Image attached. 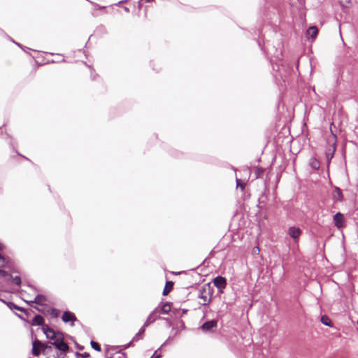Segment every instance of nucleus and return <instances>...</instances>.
<instances>
[{
  "mask_svg": "<svg viewBox=\"0 0 358 358\" xmlns=\"http://www.w3.org/2000/svg\"><path fill=\"white\" fill-rule=\"evenodd\" d=\"M321 322L325 326H328V327L333 326V323H332L331 319L327 315H322L321 317Z\"/></svg>",
  "mask_w": 358,
  "mask_h": 358,
  "instance_id": "nucleus-19",
  "label": "nucleus"
},
{
  "mask_svg": "<svg viewBox=\"0 0 358 358\" xmlns=\"http://www.w3.org/2000/svg\"><path fill=\"white\" fill-rule=\"evenodd\" d=\"M287 233L294 240L295 243H298L299 238L302 234V230L297 227L292 226L288 228Z\"/></svg>",
  "mask_w": 358,
  "mask_h": 358,
  "instance_id": "nucleus-5",
  "label": "nucleus"
},
{
  "mask_svg": "<svg viewBox=\"0 0 358 358\" xmlns=\"http://www.w3.org/2000/svg\"><path fill=\"white\" fill-rule=\"evenodd\" d=\"M145 331V327L143 325V327H141V329L138 330V333L136 334V335L133 338V341H139L143 338V334H144Z\"/></svg>",
  "mask_w": 358,
  "mask_h": 358,
  "instance_id": "nucleus-17",
  "label": "nucleus"
},
{
  "mask_svg": "<svg viewBox=\"0 0 358 358\" xmlns=\"http://www.w3.org/2000/svg\"><path fill=\"white\" fill-rule=\"evenodd\" d=\"M236 187H240L242 190L245 188V184L241 182L240 179L236 178Z\"/></svg>",
  "mask_w": 358,
  "mask_h": 358,
  "instance_id": "nucleus-26",
  "label": "nucleus"
},
{
  "mask_svg": "<svg viewBox=\"0 0 358 358\" xmlns=\"http://www.w3.org/2000/svg\"><path fill=\"white\" fill-rule=\"evenodd\" d=\"M336 143H334L332 145V149L329 148V150L326 151V155L329 162H330V160L333 158L334 152L336 151Z\"/></svg>",
  "mask_w": 358,
  "mask_h": 358,
  "instance_id": "nucleus-16",
  "label": "nucleus"
},
{
  "mask_svg": "<svg viewBox=\"0 0 358 358\" xmlns=\"http://www.w3.org/2000/svg\"><path fill=\"white\" fill-rule=\"evenodd\" d=\"M32 350H31V352H32V355L35 357H38L39 356V355L41 354V350L38 348V345L35 343V341L32 343Z\"/></svg>",
  "mask_w": 358,
  "mask_h": 358,
  "instance_id": "nucleus-22",
  "label": "nucleus"
},
{
  "mask_svg": "<svg viewBox=\"0 0 358 358\" xmlns=\"http://www.w3.org/2000/svg\"><path fill=\"white\" fill-rule=\"evenodd\" d=\"M158 349L154 352V354L151 356L150 358H161L162 355L157 354Z\"/></svg>",
  "mask_w": 358,
  "mask_h": 358,
  "instance_id": "nucleus-31",
  "label": "nucleus"
},
{
  "mask_svg": "<svg viewBox=\"0 0 358 358\" xmlns=\"http://www.w3.org/2000/svg\"><path fill=\"white\" fill-rule=\"evenodd\" d=\"M6 264L5 257L0 253V266H3Z\"/></svg>",
  "mask_w": 358,
  "mask_h": 358,
  "instance_id": "nucleus-28",
  "label": "nucleus"
},
{
  "mask_svg": "<svg viewBox=\"0 0 358 358\" xmlns=\"http://www.w3.org/2000/svg\"><path fill=\"white\" fill-rule=\"evenodd\" d=\"M63 336H61L55 341L50 342V344L53 345L59 352H60V355H66L70 350V347L64 341Z\"/></svg>",
  "mask_w": 358,
  "mask_h": 358,
  "instance_id": "nucleus-1",
  "label": "nucleus"
},
{
  "mask_svg": "<svg viewBox=\"0 0 358 358\" xmlns=\"http://www.w3.org/2000/svg\"><path fill=\"white\" fill-rule=\"evenodd\" d=\"M35 343L38 345L41 352L43 355L45 354L46 348L50 345V342L45 343L38 339H36Z\"/></svg>",
  "mask_w": 358,
  "mask_h": 358,
  "instance_id": "nucleus-13",
  "label": "nucleus"
},
{
  "mask_svg": "<svg viewBox=\"0 0 358 358\" xmlns=\"http://www.w3.org/2000/svg\"><path fill=\"white\" fill-rule=\"evenodd\" d=\"M340 3L343 6H346L350 3V0H340Z\"/></svg>",
  "mask_w": 358,
  "mask_h": 358,
  "instance_id": "nucleus-32",
  "label": "nucleus"
},
{
  "mask_svg": "<svg viewBox=\"0 0 358 358\" xmlns=\"http://www.w3.org/2000/svg\"><path fill=\"white\" fill-rule=\"evenodd\" d=\"M173 338V337L169 336V337L167 338V340H166V341H165V342H164V343L161 345V347L158 348V350H159L161 349V348H162L163 346H164V345L168 343V341H169L170 340H171V338Z\"/></svg>",
  "mask_w": 358,
  "mask_h": 358,
  "instance_id": "nucleus-34",
  "label": "nucleus"
},
{
  "mask_svg": "<svg viewBox=\"0 0 358 358\" xmlns=\"http://www.w3.org/2000/svg\"><path fill=\"white\" fill-rule=\"evenodd\" d=\"M62 358H65V356H66V355H62Z\"/></svg>",
  "mask_w": 358,
  "mask_h": 358,
  "instance_id": "nucleus-50",
  "label": "nucleus"
},
{
  "mask_svg": "<svg viewBox=\"0 0 358 358\" xmlns=\"http://www.w3.org/2000/svg\"><path fill=\"white\" fill-rule=\"evenodd\" d=\"M333 220H334L335 226L338 229H341L343 227L344 222H345V217H344V215L341 213H340V212L336 213L334 215Z\"/></svg>",
  "mask_w": 358,
  "mask_h": 358,
  "instance_id": "nucleus-7",
  "label": "nucleus"
},
{
  "mask_svg": "<svg viewBox=\"0 0 358 358\" xmlns=\"http://www.w3.org/2000/svg\"><path fill=\"white\" fill-rule=\"evenodd\" d=\"M52 346H53V345H51V344H50V345L46 348L45 354H44L45 355H49V354L52 351Z\"/></svg>",
  "mask_w": 358,
  "mask_h": 358,
  "instance_id": "nucleus-29",
  "label": "nucleus"
},
{
  "mask_svg": "<svg viewBox=\"0 0 358 358\" xmlns=\"http://www.w3.org/2000/svg\"><path fill=\"white\" fill-rule=\"evenodd\" d=\"M180 327H182V328H185V324H184V322H182V324L180 325Z\"/></svg>",
  "mask_w": 358,
  "mask_h": 358,
  "instance_id": "nucleus-44",
  "label": "nucleus"
},
{
  "mask_svg": "<svg viewBox=\"0 0 358 358\" xmlns=\"http://www.w3.org/2000/svg\"><path fill=\"white\" fill-rule=\"evenodd\" d=\"M253 251H254L255 253L257 252V250H255V248L253 249Z\"/></svg>",
  "mask_w": 358,
  "mask_h": 358,
  "instance_id": "nucleus-48",
  "label": "nucleus"
},
{
  "mask_svg": "<svg viewBox=\"0 0 358 358\" xmlns=\"http://www.w3.org/2000/svg\"><path fill=\"white\" fill-rule=\"evenodd\" d=\"M43 331L48 339L55 341L59 336H64L63 333L59 331H55L49 326H43Z\"/></svg>",
  "mask_w": 358,
  "mask_h": 358,
  "instance_id": "nucleus-3",
  "label": "nucleus"
},
{
  "mask_svg": "<svg viewBox=\"0 0 358 358\" xmlns=\"http://www.w3.org/2000/svg\"><path fill=\"white\" fill-rule=\"evenodd\" d=\"M75 357L76 358H89L90 355L88 352L80 353L78 352H76Z\"/></svg>",
  "mask_w": 358,
  "mask_h": 358,
  "instance_id": "nucleus-25",
  "label": "nucleus"
},
{
  "mask_svg": "<svg viewBox=\"0 0 358 358\" xmlns=\"http://www.w3.org/2000/svg\"><path fill=\"white\" fill-rule=\"evenodd\" d=\"M318 34V29L316 26H311L307 30V34L312 38H315Z\"/></svg>",
  "mask_w": 358,
  "mask_h": 358,
  "instance_id": "nucleus-14",
  "label": "nucleus"
},
{
  "mask_svg": "<svg viewBox=\"0 0 358 358\" xmlns=\"http://www.w3.org/2000/svg\"><path fill=\"white\" fill-rule=\"evenodd\" d=\"M90 345H91V347H92L94 350H96V351H97V352H100V351L101 350V346H100V345H99L97 342H96V341H91V342H90Z\"/></svg>",
  "mask_w": 358,
  "mask_h": 358,
  "instance_id": "nucleus-24",
  "label": "nucleus"
},
{
  "mask_svg": "<svg viewBox=\"0 0 358 358\" xmlns=\"http://www.w3.org/2000/svg\"><path fill=\"white\" fill-rule=\"evenodd\" d=\"M48 358H54V357H48Z\"/></svg>",
  "mask_w": 358,
  "mask_h": 358,
  "instance_id": "nucleus-51",
  "label": "nucleus"
},
{
  "mask_svg": "<svg viewBox=\"0 0 358 358\" xmlns=\"http://www.w3.org/2000/svg\"><path fill=\"white\" fill-rule=\"evenodd\" d=\"M178 333H179V330H178V329H176V331H175V333H174V334H173V336H176Z\"/></svg>",
  "mask_w": 358,
  "mask_h": 358,
  "instance_id": "nucleus-43",
  "label": "nucleus"
},
{
  "mask_svg": "<svg viewBox=\"0 0 358 358\" xmlns=\"http://www.w3.org/2000/svg\"><path fill=\"white\" fill-rule=\"evenodd\" d=\"M155 309H157V314L162 313V304L159 305L157 308Z\"/></svg>",
  "mask_w": 358,
  "mask_h": 358,
  "instance_id": "nucleus-36",
  "label": "nucleus"
},
{
  "mask_svg": "<svg viewBox=\"0 0 358 358\" xmlns=\"http://www.w3.org/2000/svg\"><path fill=\"white\" fill-rule=\"evenodd\" d=\"M253 251H254L255 253L257 252V250H255V248L253 249Z\"/></svg>",
  "mask_w": 358,
  "mask_h": 358,
  "instance_id": "nucleus-49",
  "label": "nucleus"
},
{
  "mask_svg": "<svg viewBox=\"0 0 358 358\" xmlns=\"http://www.w3.org/2000/svg\"><path fill=\"white\" fill-rule=\"evenodd\" d=\"M183 313H185L187 312V310H183Z\"/></svg>",
  "mask_w": 358,
  "mask_h": 358,
  "instance_id": "nucleus-47",
  "label": "nucleus"
},
{
  "mask_svg": "<svg viewBox=\"0 0 358 358\" xmlns=\"http://www.w3.org/2000/svg\"><path fill=\"white\" fill-rule=\"evenodd\" d=\"M335 195L334 198L340 201L343 200V195L341 189L339 187H336L334 189Z\"/></svg>",
  "mask_w": 358,
  "mask_h": 358,
  "instance_id": "nucleus-18",
  "label": "nucleus"
},
{
  "mask_svg": "<svg viewBox=\"0 0 358 358\" xmlns=\"http://www.w3.org/2000/svg\"><path fill=\"white\" fill-rule=\"evenodd\" d=\"M133 341H133V339H132L129 343H128L127 344H126V345H124V346H122V348H123L124 350H126V349L129 348V347H131V346Z\"/></svg>",
  "mask_w": 358,
  "mask_h": 358,
  "instance_id": "nucleus-33",
  "label": "nucleus"
},
{
  "mask_svg": "<svg viewBox=\"0 0 358 358\" xmlns=\"http://www.w3.org/2000/svg\"><path fill=\"white\" fill-rule=\"evenodd\" d=\"M5 246L3 243H0V251H2L4 249Z\"/></svg>",
  "mask_w": 358,
  "mask_h": 358,
  "instance_id": "nucleus-39",
  "label": "nucleus"
},
{
  "mask_svg": "<svg viewBox=\"0 0 358 358\" xmlns=\"http://www.w3.org/2000/svg\"><path fill=\"white\" fill-rule=\"evenodd\" d=\"M76 347L77 349H78L79 350H83L84 349V346L83 345H79L78 343H76Z\"/></svg>",
  "mask_w": 358,
  "mask_h": 358,
  "instance_id": "nucleus-35",
  "label": "nucleus"
},
{
  "mask_svg": "<svg viewBox=\"0 0 358 358\" xmlns=\"http://www.w3.org/2000/svg\"><path fill=\"white\" fill-rule=\"evenodd\" d=\"M124 10H125L127 12H129V8H127V7H126V8H124Z\"/></svg>",
  "mask_w": 358,
  "mask_h": 358,
  "instance_id": "nucleus-46",
  "label": "nucleus"
},
{
  "mask_svg": "<svg viewBox=\"0 0 358 358\" xmlns=\"http://www.w3.org/2000/svg\"><path fill=\"white\" fill-rule=\"evenodd\" d=\"M9 280H11L15 285L20 286L22 281L20 276L13 277L12 275H9Z\"/></svg>",
  "mask_w": 358,
  "mask_h": 358,
  "instance_id": "nucleus-23",
  "label": "nucleus"
},
{
  "mask_svg": "<svg viewBox=\"0 0 358 358\" xmlns=\"http://www.w3.org/2000/svg\"><path fill=\"white\" fill-rule=\"evenodd\" d=\"M47 312L49 313L54 318H57L60 313L59 310L55 308H50Z\"/></svg>",
  "mask_w": 358,
  "mask_h": 358,
  "instance_id": "nucleus-21",
  "label": "nucleus"
},
{
  "mask_svg": "<svg viewBox=\"0 0 358 358\" xmlns=\"http://www.w3.org/2000/svg\"><path fill=\"white\" fill-rule=\"evenodd\" d=\"M13 41V42H14V43H15L17 46H19V47H20V48H21L22 50H24V49H23L22 45L20 43H16V42H15L14 41Z\"/></svg>",
  "mask_w": 358,
  "mask_h": 358,
  "instance_id": "nucleus-41",
  "label": "nucleus"
},
{
  "mask_svg": "<svg viewBox=\"0 0 358 358\" xmlns=\"http://www.w3.org/2000/svg\"><path fill=\"white\" fill-rule=\"evenodd\" d=\"M31 324L32 326L42 327V329L43 328V326H48L47 324H45V320L41 315H36L33 318Z\"/></svg>",
  "mask_w": 358,
  "mask_h": 358,
  "instance_id": "nucleus-11",
  "label": "nucleus"
},
{
  "mask_svg": "<svg viewBox=\"0 0 358 358\" xmlns=\"http://www.w3.org/2000/svg\"><path fill=\"white\" fill-rule=\"evenodd\" d=\"M126 1H127V0H121V1H120L118 2V3H123V2Z\"/></svg>",
  "mask_w": 358,
  "mask_h": 358,
  "instance_id": "nucleus-45",
  "label": "nucleus"
},
{
  "mask_svg": "<svg viewBox=\"0 0 358 358\" xmlns=\"http://www.w3.org/2000/svg\"><path fill=\"white\" fill-rule=\"evenodd\" d=\"M213 284L218 289V292L222 293L227 286V279L224 277L218 275L213 279Z\"/></svg>",
  "mask_w": 358,
  "mask_h": 358,
  "instance_id": "nucleus-6",
  "label": "nucleus"
},
{
  "mask_svg": "<svg viewBox=\"0 0 358 358\" xmlns=\"http://www.w3.org/2000/svg\"><path fill=\"white\" fill-rule=\"evenodd\" d=\"M158 318H160L157 316V309H154L152 313L148 315L147 320L144 323V327H148L154 322H155Z\"/></svg>",
  "mask_w": 358,
  "mask_h": 358,
  "instance_id": "nucleus-10",
  "label": "nucleus"
},
{
  "mask_svg": "<svg viewBox=\"0 0 358 358\" xmlns=\"http://www.w3.org/2000/svg\"><path fill=\"white\" fill-rule=\"evenodd\" d=\"M24 302L30 306L32 305V303H34V302H31V301H27V300H24Z\"/></svg>",
  "mask_w": 358,
  "mask_h": 358,
  "instance_id": "nucleus-40",
  "label": "nucleus"
},
{
  "mask_svg": "<svg viewBox=\"0 0 358 358\" xmlns=\"http://www.w3.org/2000/svg\"><path fill=\"white\" fill-rule=\"evenodd\" d=\"M357 324H358V320H357Z\"/></svg>",
  "mask_w": 358,
  "mask_h": 358,
  "instance_id": "nucleus-52",
  "label": "nucleus"
},
{
  "mask_svg": "<svg viewBox=\"0 0 358 358\" xmlns=\"http://www.w3.org/2000/svg\"><path fill=\"white\" fill-rule=\"evenodd\" d=\"M171 310V303L166 302L162 303V313L166 314Z\"/></svg>",
  "mask_w": 358,
  "mask_h": 358,
  "instance_id": "nucleus-20",
  "label": "nucleus"
},
{
  "mask_svg": "<svg viewBox=\"0 0 358 358\" xmlns=\"http://www.w3.org/2000/svg\"><path fill=\"white\" fill-rule=\"evenodd\" d=\"M173 282L171 281H167L166 282V285L163 289V295L166 296L173 289Z\"/></svg>",
  "mask_w": 358,
  "mask_h": 358,
  "instance_id": "nucleus-15",
  "label": "nucleus"
},
{
  "mask_svg": "<svg viewBox=\"0 0 358 358\" xmlns=\"http://www.w3.org/2000/svg\"><path fill=\"white\" fill-rule=\"evenodd\" d=\"M1 301L4 303L5 304H6V306L10 309V310H19L20 312H22L24 313H25L27 315H29V312L27 311V309H25L23 307H20L17 305H16L15 303H14L13 302H11V301H6L3 299H1Z\"/></svg>",
  "mask_w": 358,
  "mask_h": 358,
  "instance_id": "nucleus-9",
  "label": "nucleus"
},
{
  "mask_svg": "<svg viewBox=\"0 0 358 358\" xmlns=\"http://www.w3.org/2000/svg\"><path fill=\"white\" fill-rule=\"evenodd\" d=\"M217 327V321L216 320H211L205 322L201 327L200 329L203 333L213 332Z\"/></svg>",
  "mask_w": 358,
  "mask_h": 358,
  "instance_id": "nucleus-4",
  "label": "nucleus"
},
{
  "mask_svg": "<svg viewBox=\"0 0 358 358\" xmlns=\"http://www.w3.org/2000/svg\"><path fill=\"white\" fill-rule=\"evenodd\" d=\"M62 355H60V352H57L56 354H55L52 357H54V358H59Z\"/></svg>",
  "mask_w": 358,
  "mask_h": 358,
  "instance_id": "nucleus-38",
  "label": "nucleus"
},
{
  "mask_svg": "<svg viewBox=\"0 0 358 358\" xmlns=\"http://www.w3.org/2000/svg\"><path fill=\"white\" fill-rule=\"evenodd\" d=\"M0 275H1L3 277H8L9 278L10 274L8 273V271L3 269H0Z\"/></svg>",
  "mask_w": 358,
  "mask_h": 358,
  "instance_id": "nucleus-30",
  "label": "nucleus"
},
{
  "mask_svg": "<svg viewBox=\"0 0 358 358\" xmlns=\"http://www.w3.org/2000/svg\"><path fill=\"white\" fill-rule=\"evenodd\" d=\"M47 300L46 297L41 294H38L36 296L34 300H31V302H34V303L39 306H45L43 302Z\"/></svg>",
  "mask_w": 358,
  "mask_h": 358,
  "instance_id": "nucleus-12",
  "label": "nucleus"
},
{
  "mask_svg": "<svg viewBox=\"0 0 358 358\" xmlns=\"http://www.w3.org/2000/svg\"><path fill=\"white\" fill-rule=\"evenodd\" d=\"M62 320L64 323L71 322V326H73V322L77 320V318L73 313L69 310H66L63 313Z\"/></svg>",
  "mask_w": 358,
  "mask_h": 358,
  "instance_id": "nucleus-8",
  "label": "nucleus"
},
{
  "mask_svg": "<svg viewBox=\"0 0 358 358\" xmlns=\"http://www.w3.org/2000/svg\"><path fill=\"white\" fill-rule=\"evenodd\" d=\"M210 289V287L209 284H207V285L203 286L199 289V298L203 299V302L202 303L203 306H206V305L209 304L212 301L211 296H210V297L208 296V295L211 294Z\"/></svg>",
  "mask_w": 358,
  "mask_h": 358,
  "instance_id": "nucleus-2",
  "label": "nucleus"
},
{
  "mask_svg": "<svg viewBox=\"0 0 358 358\" xmlns=\"http://www.w3.org/2000/svg\"><path fill=\"white\" fill-rule=\"evenodd\" d=\"M34 308L40 313H45V310L38 307L34 306Z\"/></svg>",
  "mask_w": 358,
  "mask_h": 358,
  "instance_id": "nucleus-37",
  "label": "nucleus"
},
{
  "mask_svg": "<svg viewBox=\"0 0 358 358\" xmlns=\"http://www.w3.org/2000/svg\"><path fill=\"white\" fill-rule=\"evenodd\" d=\"M16 315H17L19 318H20L21 320H24V317H23L22 315H19V314H17V313L16 314Z\"/></svg>",
  "mask_w": 358,
  "mask_h": 358,
  "instance_id": "nucleus-42",
  "label": "nucleus"
},
{
  "mask_svg": "<svg viewBox=\"0 0 358 358\" xmlns=\"http://www.w3.org/2000/svg\"><path fill=\"white\" fill-rule=\"evenodd\" d=\"M311 166L313 169H317L320 166V163L315 159H313V162L311 163Z\"/></svg>",
  "mask_w": 358,
  "mask_h": 358,
  "instance_id": "nucleus-27",
  "label": "nucleus"
}]
</instances>
